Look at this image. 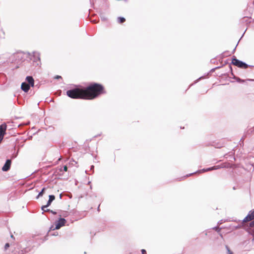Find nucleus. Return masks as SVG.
Returning <instances> with one entry per match:
<instances>
[{
  "label": "nucleus",
  "mask_w": 254,
  "mask_h": 254,
  "mask_svg": "<svg viewBox=\"0 0 254 254\" xmlns=\"http://www.w3.org/2000/svg\"><path fill=\"white\" fill-rule=\"evenodd\" d=\"M201 78H202V77H199V78L198 79V80H199V79H201Z\"/></svg>",
  "instance_id": "37"
},
{
  "label": "nucleus",
  "mask_w": 254,
  "mask_h": 254,
  "mask_svg": "<svg viewBox=\"0 0 254 254\" xmlns=\"http://www.w3.org/2000/svg\"><path fill=\"white\" fill-rule=\"evenodd\" d=\"M86 100H92L105 93L102 85L97 83H92L86 87H84Z\"/></svg>",
  "instance_id": "1"
},
{
  "label": "nucleus",
  "mask_w": 254,
  "mask_h": 254,
  "mask_svg": "<svg viewBox=\"0 0 254 254\" xmlns=\"http://www.w3.org/2000/svg\"><path fill=\"white\" fill-rule=\"evenodd\" d=\"M212 167H213V170H214L219 169L220 168H222L223 167V166H221V165H217V166H213Z\"/></svg>",
  "instance_id": "17"
},
{
  "label": "nucleus",
  "mask_w": 254,
  "mask_h": 254,
  "mask_svg": "<svg viewBox=\"0 0 254 254\" xmlns=\"http://www.w3.org/2000/svg\"><path fill=\"white\" fill-rule=\"evenodd\" d=\"M236 48V47L235 48V49H234V50H233V52H234V51H235Z\"/></svg>",
  "instance_id": "36"
},
{
  "label": "nucleus",
  "mask_w": 254,
  "mask_h": 254,
  "mask_svg": "<svg viewBox=\"0 0 254 254\" xmlns=\"http://www.w3.org/2000/svg\"><path fill=\"white\" fill-rule=\"evenodd\" d=\"M126 21V19L123 17H119L118 18V22L120 23H123Z\"/></svg>",
  "instance_id": "15"
},
{
  "label": "nucleus",
  "mask_w": 254,
  "mask_h": 254,
  "mask_svg": "<svg viewBox=\"0 0 254 254\" xmlns=\"http://www.w3.org/2000/svg\"><path fill=\"white\" fill-rule=\"evenodd\" d=\"M226 250L227 251L228 254H233L232 252L231 251V250H230L229 248L227 246H226Z\"/></svg>",
  "instance_id": "20"
},
{
  "label": "nucleus",
  "mask_w": 254,
  "mask_h": 254,
  "mask_svg": "<svg viewBox=\"0 0 254 254\" xmlns=\"http://www.w3.org/2000/svg\"><path fill=\"white\" fill-rule=\"evenodd\" d=\"M11 161L10 159H7L3 167H2V170L4 172L8 171L11 166Z\"/></svg>",
  "instance_id": "10"
},
{
  "label": "nucleus",
  "mask_w": 254,
  "mask_h": 254,
  "mask_svg": "<svg viewBox=\"0 0 254 254\" xmlns=\"http://www.w3.org/2000/svg\"><path fill=\"white\" fill-rule=\"evenodd\" d=\"M26 82L31 87L34 85V79L32 76H27L26 77Z\"/></svg>",
  "instance_id": "12"
},
{
  "label": "nucleus",
  "mask_w": 254,
  "mask_h": 254,
  "mask_svg": "<svg viewBox=\"0 0 254 254\" xmlns=\"http://www.w3.org/2000/svg\"><path fill=\"white\" fill-rule=\"evenodd\" d=\"M9 247V243H6L4 246V249L5 250H6Z\"/></svg>",
  "instance_id": "25"
},
{
  "label": "nucleus",
  "mask_w": 254,
  "mask_h": 254,
  "mask_svg": "<svg viewBox=\"0 0 254 254\" xmlns=\"http://www.w3.org/2000/svg\"><path fill=\"white\" fill-rule=\"evenodd\" d=\"M213 170V167H209V168H207L206 169V172H208V171H212Z\"/></svg>",
  "instance_id": "24"
},
{
  "label": "nucleus",
  "mask_w": 254,
  "mask_h": 254,
  "mask_svg": "<svg viewBox=\"0 0 254 254\" xmlns=\"http://www.w3.org/2000/svg\"><path fill=\"white\" fill-rule=\"evenodd\" d=\"M253 166L254 167V165H253Z\"/></svg>",
  "instance_id": "38"
},
{
  "label": "nucleus",
  "mask_w": 254,
  "mask_h": 254,
  "mask_svg": "<svg viewBox=\"0 0 254 254\" xmlns=\"http://www.w3.org/2000/svg\"><path fill=\"white\" fill-rule=\"evenodd\" d=\"M66 95L72 99H85L84 87L76 86V87L66 91Z\"/></svg>",
  "instance_id": "2"
},
{
  "label": "nucleus",
  "mask_w": 254,
  "mask_h": 254,
  "mask_svg": "<svg viewBox=\"0 0 254 254\" xmlns=\"http://www.w3.org/2000/svg\"><path fill=\"white\" fill-rule=\"evenodd\" d=\"M43 211H45V212H51L52 213V214H57V212L52 210H51L50 209H46V208H45V210H43Z\"/></svg>",
  "instance_id": "16"
},
{
  "label": "nucleus",
  "mask_w": 254,
  "mask_h": 254,
  "mask_svg": "<svg viewBox=\"0 0 254 254\" xmlns=\"http://www.w3.org/2000/svg\"><path fill=\"white\" fill-rule=\"evenodd\" d=\"M55 79H60V78H62V76H60V75H56L55 76Z\"/></svg>",
  "instance_id": "26"
},
{
  "label": "nucleus",
  "mask_w": 254,
  "mask_h": 254,
  "mask_svg": "<svg viewBox=\"0 0 254 254\" xmlns=\"http://www.w3.org/2000/svg\"><path fill=\"white\" fill-rule=\"evenodd\" d=\"M31 60L35 63L36 66L41 64L40 54L39 53L36 52H33V55L31 57Z\"/></svg>",
  "instance_id": "4"
},
{
  "label": "nucleus",
  "mask_w": 254,
  "mask_h": 254,
  "mask_svg": "<svg viewBox=\"0 0 254 254\" xmlns=\"http://www.w3.org/2000/svg\"><path fill=\"white\" fill-rule=\"evenodd\" d=\"M236 80L238 82L240 83V81H241V79L240 78H239V77H237V78H236Z\"/></svg>",
  "instance_id": "28"
},
{
  "label": "nucleus",
  "mask_w": 254,
  "mask_h": 254,
  "mask_svg": "<svg viewBox=\"0 0 254 254\" xmlns=\"http://www.w3.org/2000/svg\"><path fill=\"white\" fill-rule=\"evenodd\" d=\"M141 252L142 254H147L145 250H144V249H142Z\"/></svg>",
  "instance_id": "27"
},
{
  "label": "nucleus",
  "mask_w": 254,
  "mask_h": 254,
  "mask_svg": "<svg viewBox=\"0 0 254 254\" xmlns=\"http://www.w3.org/2000/svg\"><path fill=\"white\" fill-rule=\"evenodd\" d=\"M60 198H62V194H61L60 195Z\"/></svg>",
  "instance_id": "35"
},
{
  "label": "nucleus",
  "mask_w": 254,
  "mask_h": 254,
  "mask_svg": "<svg viewBox=\"0 0 254 254\" xmlns=\"http://www.w3.org/2000/svg\"><path fill=\"white\" fill-rule=\"evenodd\" d=\"M100 17H101V20L102 21H106L107 20V17L105 15H104L103 14H101L100 15Z\"/></svg>",
  "instance_id": "19"
},
{
  "label": "nucleus",
  "mask_w": 254,
  "mask_h": 254,
  "mask_svg": "<svg viewBox=\"0 0 254 254\" xmlns=\"http://www.w3.org/2000/svg\"><path fill=\"white\" fill-rule=\"evenodd\" d=\"M56 173H57V175H58L59 177H63L64 179L68 178V175H65L64 171L63 170L62 167L57 168L56 170Z\"/></svg>",
  "instance_id": "7"
},
{
  "label": "nucleus",
  "mask_w": 254,
  "mask_h": 254,
  "mask_svg": "<svg viewBox=\"0 0 254 254\" xmlns=\"http://www.w3.org/2000/svg\"><path fill=\"white\" fill-rule=\"evenodd\" d=\"M232 64L238 67L246 69L250 65L245 62L237 59L235 56H233L232 60Z\"/></svg>",
  "instance_id": "3"
},
{
  "label": "nucleus",
  "mask_w": 254,
  "mask_h": 254,
  "mask_svg": "<svg viewBox=\"0 0 254 254\" xmlns=\"http://www.w3.org/2000/svg\"><path fill=\"white\" fill-rule=\"evenodd\" d=\"M254 219V209L249 211L247 216L243 219V222L251 221Z\"/></svg>",
  "instance_id": "8"
},
{
  "label": "nucleus",
  "mask_w": 254,
  "mask_h": 254,
  "mask_svg": "<svg viewBox=\"0 0 254 254\" xmlns=\"http://www.w3.org/2000/svg\"><path fill=\"white\" fill-rule=\"evenodd\" d=\"M51 235H53V236H57L58 235V232H56V233H54L53 234H51Z\"/></svg>",
  "instance_id": "31"
},
{
  "label": "nucleus",
  "mask_w": 254,
  "mask_h": 254,
  "mask_svg": "<svg viewBox=\"0 0 254 254\" xmlns=\"http://www.w3.org/2000/svg\"><path fill=\"white\" fill-rule=\"evenodd\" d=\"M99 207H100V205H99V206L98 207V208H97V210H98V211H100Z\"/></svg>",
  "instance_id": "33"
},
{
  "label": "nucleus",
  "mask_w": 254,
  "mask_h": 254,
  "mask_svg": "<svg viewBox=\"0 0 254 254\" xmlns=\"http://www.w3.org/2000/svg\"><path fill=\"white\" fill-rule=\"evenodd\" d=\"M249 226L250 227H254V220L252 221L250 223H249Z\"/></svg>",
  "instance_id": "22"
},
{
  "label": "nucleus",
  "mask_w": 254,
  "mask_h": 254,
  "mask_svg": "<svg viewBox=\"0 0 254 254\" xmlns=\"http://www.w3.org/2000/svg\"><path fill=\"white\" fill-rule=\"evenodd\" d=\"M206 172V169H201V170H198L197 171L195 172H194V173H190L189 175H187L186 176L187 177H189V176H190L191 175L193 174H195V173H203V172Z\"/></svg>",
  "instance_id": "14"
},
{
  "label": "nucleus",
  "mask_w": 254,
  "mask_h": 254,
  "mask_svg": "<svg viewBox=\"0 0 254 254\" xmlns=\"http://www.w3.org/2000/svg\"><path fill=\"white\" fill-rule=\"evenodd\" d=\"M46 190V188L44 187L42 190L39 192L38 195L36 197V199H38L39 197L42 196L44 193H45V191Z\"/></svg>",
  "instance_id": "13"
},
{
  "label": "nucleus",
  "mask_w": 254,
  "mask_h": 254,
  "mask_svg": "<svg viewBox=\"0 0 254 254\" xmlns=\"http://www.w3.org/2000/svg\"><path fill=\"white\" fill-rule=\"evenodd\" d=\"M246 81H254V79H247L246 80H244V79H241V81H240V83H244Z\"/></svg>",
  "instance_id": "21"
},
{
  "label": "nucleus",
  "mask_w": 254,
  "mask_h": 254,
  "mask_svg": "<svg viewBox=\"0 0 254 254\" xmlns=\"http://www.w3.org/2000/svg\"><path fill=\"white\" fill-rule=\"evenodd\" d=\"M55 196L54 195L51 194L49 196V200H48L46 205H43L41 207L42 210H45V208L49 207L52 203V202L55 200Z\"/></svg>",
  "instance_id": "9"
},
{
  "label": "nucleus",
  "mask_w": 254,
  "mask_h": 254,
  "mask_svg": "<svg viewBox=\"0 0 254 254\" xmlns=\"http://www.w3.org/2000/svg\"><path fill=\"white\" fill-rule=\"evenodd\" d=\"M7 126L5 124H1L0 126V143L3 140L4 135L6 134Z\"/></svg>",
  "instance_id": "5"
},
{
  "label": "nucleus",
  "mask_w": 254,
  "mask_h": 254,
  "mask_svg": "<svg viewBox=\"0 0 254 254\" xmlns=\"http://www.w3.org/2000/svg\"><path fill=\"white\" fill-rule=\"evenodd\" d=\"M66 222L64 218H60L59 220L56 222V227L53 228V230L59 229L61 227L64 226Z\"/></svg>",
  "instance_id": "6"
},
{
  "label": "nucleus",
  "mask_w": 254,
  "mask_h": 254,
  "mask_svg": "<svg viewBox=\"0 0 254 254\" xmlns=\"http://www.w3.org/2000/svg\"><path fill=\"white\" fill-rule=\"evenodd\" d=\"M63 170L64 172H66L67 171V167L66 165H64L63 167Z\"/></svg>",
  "instance_id": "23"
},
{
  "label": "nucleus",
  "mask_w": 254,
  "mask_h": 254,
  "mask_svg": "<svg viewBox=\"0 0 254 254\" xmlns=\"http://www.w3.org/2000/svg\"><path fill=\"white\" fill-rule=\"evenodd\" d=\"M214 229H215L216 230H218V228L216 227H214Z\"/></svg>",
  "instance_id": "34"
},
{
  "label": "nucleus",
  "mask_w": 254,
  "mask_h": 254,
  "mask_svg": "<svg viewBox=\"0 0 254 254\" xmlns=\"http://www.w3.org/2000/svg\"><path fill=\"white\" fill-rule=\"evenodd\" d=\"M229 68L230 69V70L231 71V74L232 75H233V79H235V80L236 79L237 76H235L234 73H233V71H232V67L231 65H229Z\"/></svg>",
  "instance_id": "18"
},
{
  "label": "nucleus",
  "mask_w": 254,
  "mask_h": 254,
  "mask_svg": "<svg viewBox=\"0 0 254 254\" xmlns=\"http://www.w3.org/2000/svg\"><path fill=\"white\" fill-rule=\"evenodd\" d=\"M91 22L93 23H97L98 22V21L96 20H91Z\"/></svg>",
  "instance_id": "30"
},
{
  "label": "nucleus",
  "mask_w": 254,
  "mask_h": 254,
  "mask_svg": "<svg viewBox=\"0 0 254 254\" xmlns=\"http://www.w3.org/2000/svg\"><path fill=\"white\" fill-rule=\"evenodd\" d=\"M94 166H93V165H92V166H91V168H90V169H91V170L93 169L94 168Z\"/></svg>",
  "instance_id": "32"
},
{
  "label": "nucleus",
  "mask_w": 254,
  "mask_h": 254,
  "mask_svg": "<svg viewBox=\"0 0 254 254\" xmlns=\"http://www.w3.org/2000/svg\"><path fill=\"white\" fill-rule=\"evenodd\" d=\"M31 86L29 85L26 82H23L21 85V89L25 92L27 93L30 89Z\"/></svg>",
  "instance_id": "11"
},
{
  "label": "nucleus",
  "mask_w": 254,
  "mask_h": 254,
  "mask_svg": "<svg viewBox=\"0 0 254 254\" xmlns=\"http://www.w3.org/2000/svg\"><path fill=\"white\" fill-rule=\"evenodd\" d=\"M219 68H220V67H219V66H218V67H215V68H212V69L210 70V71H211V72H213V71H214L215 70V69Z\"/></svg>",
  "instance_id": "29"
}]
</instances>
